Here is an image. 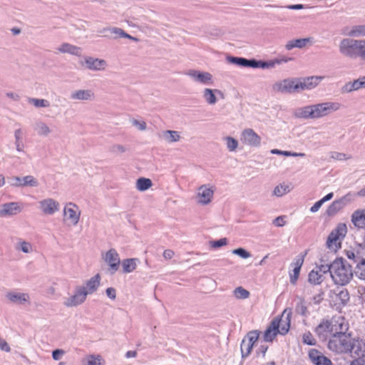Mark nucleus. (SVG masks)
I'll return each instance as SVG.
<instances>
[{"label": "nucleus", "mask_w": 365, "mask_h": 365, "mask_svg": "<svg viewBox=\"0 0 365 365\" xmlns=\"http://www.w3.org/2000/svg\"><path fill=\"white\" fill-rule=\"evenodd\" d=\"M57 49L60 53H69L77 56H81L82 52V50L80 47L68 43H63Z\"/></svg>", "instance_id": "7c9ffc66"}, {"label": "nucleus", "mask_w": 365, "mask_h": 365, "mask_svg": "<svg viewBox=\"0 0 365 365\" xmlns=\"http://www.w3.org/2000/svg\"><path fill=\"white\" fill-rule=\"evenodd\" d=\"M341 54L350 58L360 57L365 61V40H357L352 38H343L339 45Z\"/></svg>", "instance_id": "7ed1b4c3"}, {"label": "nucleus", "mask_w": 365, "mask_h": 365, "mask_svg": "<svg viewBox=\"0 0 365 365\" xmlns=\"http://www.w3.org/2000/svg\"><path fill=\"white\" fill-rule=\"evenodd\" d=\"M82 66L88 70L99 71H104L108 64L103 59L87 56L85 58L84 62L82 63Z\"/></svg>", "instance_id": "6ab92c4d"}, {"label": "nucleus", "mask_w": 365, "mask_h": 365, "mask_svg": "<svg viewBox=\"0 0 365 365\" xmlns=\"http://www.w3.org/2000/svg\"><path fill=\"white\" fill-rule=\"evenodd\" d=\"M341 104L338 102H324L297 108L294 115L303 119H319L338 110Z\"/></svg>", "instance_id": "f257e3e1"}, {"label": "nucleus", "mask_w": 365, "mask_h": 365, "mask_svg": "<svg viewBox=\"0 0 365 365\" xmlns=\"http://www.w3.org/2000/svg\"><path fill=\"white\" fill-rule=\"evenodd\" d=\"M353 274L351 265L342 258H337L332 262L331 277L335 284L342 286L348 284Z\"/></svg>", "instance_id": "39448f33"}, {"label": "nucleus", "mask_w": 365, "mask_h": 365, "mask_svg": "<svg viewBox=\"0 0 365 365\" xmlns=\"http://www.w3.org/2000/svg\"><path fill=\"white\" fill-rule=\"evenodd\" d=\"M232 253L234 255H237L240 256V257H242L243 259L249 258L251 256L250 253L243 248L235 249V250H232Z\"/></svg>", "instance_id": "13d9d810"}, {"label": "nucleus", "mask_w": 365, "mask_h": 365, "mask_svg": "<svg viewBox=\"0 0 365 365\" xmlns=\"http://www.w3.org/2000/svg\"><path fill=\"white\" fill-rule=\"evenodd\" d=\"M29 102L38 108H48L50 106V102L46 99L31 98L29 99Z\"/></svg>", "instance_id": "09e8293b"}, {"label": "nucleus", "mask_w": 365, "mask_h": 365, "mask_svg": "<svg viewBox=\"0 0 365 365\" xmlns=\"http://www.w3.org/2000/svg\"><path fill=\"white\" fill-rule=\"evenodd\" d=\"M273 91L282 93H295L294 78H289L278 81L272 86Z\"/></svg>", "instance_id": "dca6fc26"}, {"label": "nucleus", "mask_w": 365, "mask_h": 365, "mask_svg": "<svg viewBox=\"0 0 365 365\" xmlns=\"http://www.w3.org/2000/svg\"><path fill=\"white\" fill-rule=\"evenodd\" d=\"M16 249L24 253H30L32 251V245L26 241H20L16 246Z\"/></svg>", "instance_id": "864d4df0"}, {"label": "nucleus", "mask_w": 365, "mask_h": 365, "mask_svg": "<svg viewBox=\"0 0 365 365\" xmlns=\"http://www.w3.org/2000/svg\"><path fill=\"white\" fill-rule=\"evenodd\" d=\"M111 150L115 153H123L126 151V148L122 145H114Z\"/></svg>", "instance_id": "69168bd1"}, {"label": "nucleus", "mask_w": 365, "mask_h": 365, "mask_svg": "<svg viewBox=\"0 0 365 365\" xmlns=\"http://www.w3.org/2000/svg\"><path fill=\"white\" fill-rule=\"evenodd\" d=\"M324 204L323 201L322 200H319V201L316 202L310 208V211L312 212H317L319 208L322 207V205Z\"/></svg>", "instance_id": "774afa93"}, {"label": "nucleus", "mask_w": 365, "mask_h": 365, "mask_svg": "<svg viewBox=\"0 0 365 365\" xmlns=\"http://www.w3.org/2000/svg\"><path fill=\"white\" fill-rule=\"evenodd\" d=\"M162 137L164 140L168 143L178 142L180 140L181 136L178 131L176 130H165L162 133Z\"/></svg>", "instance_id": "4c0bfd02"}, {"label": "nucleus", "mask_w": 365, "mask_h": 365, "mask_svg": "<svg viewBox=\"0 0 365 365\" xmlns=\"http://www.w3.org/2000/svg\"><path fill=\"white\" fill-rule=\"evenodd\" d=\"M346 330L341 329L329 339L327 346L330 351L337 354L349 352L351 337L346 334Z\"/></svg>", "instance_id": "423d86ee"}, {"label": "nucleus", "mask_w": 365, "mask_h": 365, "mask_svg": "<svg viewBox=\"0 0 365 365\" xmlns=\"http://www.w3.org/2000/svg\"><path fill=\"white\" fill-rule=\"evenodd\" d=\"M87 296L83 286L77 287L73 294L64 298L63 304L67 307H77L86 301Z\"/></svg>", "instance_id": "9b49d317"}, {"label": "nucleus", "mask_w": 365, "mask_h": 365, "mask_svg": "<svg viewBox=\"0 0 365 365\" xmlns=\"http://www.w3.org/2000/svg\"><path fill=\"white\" fill-rule=\"evenodd\" d=\"M273 224L277 227H282L285 225L284 216H279L273 220Z\"/></svg>", "instance_id": "0e129e2a"}, {"label": "nucleus", "mask_w": 365, "mask_h": 365, "mask_svg": "<svg viewBox=\"0 0 365 365\" xmlns=\"http://www.w3.org/2000/svg\"><path fill=\"white\" fill-rule=\"evenodd\" d=\"M241 141L250 146L259 147L261 144V138L252 129L247 128L242 132Z\"/></svg>", "instance_id": "f3484780"}, {"label": "nucleus", "mask_w": 365, "mask_h": 365, "mask_svg": "<svg viewBox=\"0 0 365 365\" xmlns=\"http://www.w3.org/2000/svg\"><path fill=\"white\" fill-rule=\"evenodd\" d=\"M5 297L9 302L14 304L25 305L30 304V297L27 293L9 291L6 293Z\"/></svg>", "instance_id": "4468645a"}, {"label": "nucleus", "mask_w": 365, "mask_h": 365, "mask_svg": "<svg viewBox=\"0 0 365 365\" xmlns=\"http://www.w3.org/2000/svg\"><path fill=\"white\" fill-rule=\"evenodd\" d=\"M226 142L227 148L230 152L235 151L238 147V141L235 140L234 138L230 136H227L224 138Z\"/></svg>", "instance_id": "603ef678"}, {"label": "nucleus", "mask_w": 365, "mask_h": 365, "mask_svg": "<svg viewBox=\"0 0 365 365\" xmlns=\"http://www.w3.org/2000/svg\"><path fill=\"white\" fill-rule=\"evenodd\" d=\"M292 190L291 184L281 183L277 185L273 190L272 195L276 197H282Z\"/></svg>", "instance_id": "ea45409f"}, {"label": "nucleus", "mask_w": 365, "mask_h": 365, "mask_svg": "<svg viewBox=\"0 0 365 365\" xmlns=\"http://www.w3.org/2000/svg\"><path fill=\"white\" fill-rule=\"evenodd\" d=\"M324 78L323 76H310L304 78L308 90H312L319 85L321 81Z\"/></svg>", "instance_id": "37998d69"}, {"label": "nucleus", "mask_w": 365, "mask_h": 365, "mask_svg": "<svg viewBox=\"0 0 365 365\" xmlns=\"http://www.w3.org/2000/svg\"><path fill=\"white\" fill-rule=\"evenodd\" d=\"M324 279V275L317 269L312 270L309 274V282L312 284H319L323 282Z\"/></svg>", "instance_id": "79ce46f5"}, {"label": "nucleus", "mask_w": 365, "mask_h": 365, "mask_svg": "<svg viewBox=\"0 0 365 365\" xmlns=\"http://www.w3.org/2000/svg\"><path fill=\"white\" fill-rule=\"evenodd\" d=\"M309 358L314 365H332L331 361L321 351L312 349L309 351Z\"/></svg>", "instance_id": "5701e85b"}, {"label": "nucleus", "mask_w": 365, "mask_h": 365, "mask_svg": "<svg viewBox=\"0 0 365 365\" xmlns=\"http://www.w3.org/2000/svg\"><path fill=\"white\" fill-rule=\"evenodd\" d=\"M23 135L24 131L21 128L16 129L14 131L16 149L19 152H22L24 150V144L22 143Z\"/></svg>", "instance_id": "a19ab883"}, {"label": "nucleus", "mask_w": 365, "mask_h": 365, "mask_svg": "<svg viewBox=\"0 0 365 365\" xmlns=\"http://www.w3.org/2000/svg\"><path fill=\"white\" fill-rule=\"evenodd\" d=\"M295 93L308 90L304 78H294Z\"/></svg>", "instance_id": "5fc2aeb1"}, {"label": "nucleus", "mask_w": 365, "mask_h": 365, "mask_svg": "<svg viewBox=\"0 0 365 365\" xmlns=\"http://www.w3.org/2000/svg\"><path fill=\"white\" fill-rule=\"evenodd\" d=\"M260 332L257 330L249 331L242 339L240 344L242 358H247L252 352L253 346L259 339Z\"/></svg>", "instance_id": "1a4fd4ad"}, {"label": "nucleus", "mask_w": 365, "mask_h": 365, "mask_svg": "<svg viewBox=\"0 0 365 365\" xmlns=\"http://www.w3.org/2000/svg\"><path fill=\"white\" fill-rule=\"evenodd\" d=\"M186 75L190 76L192 81L205 86H210L214 84L213 76L211 73L199 70H189Z\"/></svg>", "instance_id": "9d476101"}, {"label": "nucleus", "mask_w": 365, "mask_h": 365, "mask_svg": "<svg viewBox=\"0 0 365 365\" xmlns=\"http://www.w3.org/2000/svg\"><path fill=\"white\" fill-rule=\"evenodd\" d=\"M332 267V263L331 264H320L319 266H317L316 267V269L319 271V273L326 274L327 272H329L331 274V268Z\"/></svg>", "instance_id": "bf43d9fd"}, {"label": "nucleus", "mask_w": 365, "mask_h": 365, "mask_svg": "<svg viewBox=\"0 0 365 365\" xmlns=\"http://www.w3.org/2000/svg\"><path fill=\"white\" fill-rule=\"evenodd\" d=\"M280 323L279 321L272 320L270 325L266 329L264 334V340L265 341L271 342L279 334V327Z\"/></svg>", "instance_id": "a878e982"}, {"label": "nucleus", "mask_w": 365, "mask_h": 365, "mask_svg": "<svg viewBox=\"0 0 365 365\" xmlns=\"http://www.w3.org/2000/svg\"><path fill=\"white\" fill-rule=\"evenodd\" d=\"M295 309H296L297 313H298L302 316L307 317L308 315V311H307V308L305 302L302 298H299V301L296 304Z\"/></svg>", "instance_id": "3c124183"}, {"label": "nucleus", "mask_w": 365, "mask_h": 365, "mask_svg": "<svg viewBox=\"0 0 365 365\" xmlns=\"http://www.w3.org/2000/svg\"><path fill=\"white\" fill-rule=\"evenodd\" d=\"M354 194L349 192L340 199L334 200L327 208V215L329 216L334 215L346 205L354 201Z\"/></svg>", "instance_id": "f8f14e48"}, {"label": "nucleus", "mask_w": 365, "mask_h": 365, "mask_svg": "<svg viewBox=\"0 0 365 365\" xmlns=\"http://www.w3.org/2000/svg\"><path fill=\"white\" fill-rule=\"evenodd\" d=\"M102 258L109 266L110 274H113L118 270L120 260L119 255L115 249H110L108 252L102 254Z\"/></svg>", "instance_id": "ddd939ff"}, {"label": "nucleus", "mask_w": 365, "mask_h": 365, "mask_svg": "<svg viewBox=\"0 0 365 365\" xmlns=\"http://www.w3.org/2000/svg\"><path fill=\"white\" fill-rule=\"evenodd\" d=\"M312 41L311 38H298L289 41L285 46L287 50H292L294 48H302L307 46V44Z\"/></svg>", "instance_id": "f704fd0d"}, {"label": "nucleus", "mask_w": 365, "mask_h": 365, "mask_svg": "<svg viewBox=\"0 0 365 365\" xmlns=\"http://www.w3.org/2000/svg\"><path fill=\"white\" fill-rule=\"evenodd\" d=\"M109 31L111 34L116 35L115 38L121 37V38H129V39H131V40H133L135 41H138V39L136 38L131 36L130 34L125 33L123 29H121L120 28L111 27L110 29H109Z\"/></svg>", "instance_id": "49530a36"}, {"label": "nucleus", "mask_w": 365, "mask_h": 365, "mask_svg": "<svg viewBox=\"0 0 365 365\" xmlns=\"http://www.w3.org/2000/svg\"><path fill=\"white\" fill-rule=\"evenodd\" d=\"M304 262V256H298L294 259V261L292 264L294 267L292 269V273H290V282L294 284L299 277L301 267Z\"/></svg>", "instance_id": "c85d7f7f"}, {"label": "nucleus", "mask_w": 365, "mask_h": 365, "mask_svg": "<svg viewBox=\"0 0 365 365\" xmlns=\"http://www.w3.org/2000/svg\"><path fill=\"white\" fill-rule=\"evenodd\" d=\"M347 329V325L342 317L333 318L331 320H323L315 329L317 335L321 340H327L341 331Z\"/></svg>", "instance_id": "20e7f679"}, {"label": "nucleus", "mask_w": 365, "mask_h": 365, "mask_svg": "<svg viewBox=\"0 0 365 365\" xmlns=\"http://www.w3.org/2000/svg\"><path fill=\"white\" fill-rule=\"evenodd\" d=\"M302 341L304 344L308 345H315L317 341L313 337L312 334L309 332H305L302 336Z\"/></svg>", "instance_id": "4d7b16f0"}, {"label": "nucleus", "mask_w": 365, "mask_h": 365, "mask_svg": "<svg viewBox=\"0 0 365 365\" xmlns=\"http://www.w3.org/2000/svg\"><path fill=\"white\" fill-rule=\"evenodd\" d=\"M122 266L123 272L125 273H130L136 268V259H126L123 260Z\"/></svg>", "instance_id": "c03bdc74"}, {"label": "nucleus", "mask_w": 365, "mask_h": 365, "mask_svg": "<svg viewBox=\"0 0 365 365\" xmlns=\"http://www.w3.org/2000/svg\"><path fill=\"white\" fill-rule=\"evenodd\" d=\"M347 233V227L344 223H339L330 232L326 242L327 247L336 252L341 247V242Z\"/></svg>", "instance_id": "0eeeda50"}, {"label": "nucleus", "mask_w": 365, "mask_h": 365, "mask_svg": "<svg viewBox=\"0 0 365 365\" xmlns=\"http://www.w3.org/2000/svg\"><path fill=\"white\" fill-rule=\"evenodd\" d=\"M227 61L230 63L241 66L255 68L256 59H247L242 57L228 56Z\"/></svg>", "instance_id": "cd10ccee"}, {"label": "nucleus", "mask_w": 365, "mask_h": 365, "mask_svg": "<svg viewBox=\"0 0 365 365\" xmlns=\"http://www.w3.org/2000/svg\"><path fill=\"white\" fill-rule=\"evenodd\" d=\"M106 294L107 296L111 299H115V297H116V292H115V289L113 287H108L106 289Z\"/></svg>", "instance_id": "338daca9"}, {"label": "nucleus", "mask_w": 365, "mask_h": 365, "mask_svg": "<svg viewBox=\"0 0 365 365\" xmlns=\"http://www.w3.org/2000/svg\"><path fill=\"white\" fill-rule=\"evenodd\" d=\"M330 158L333 160L343 161L351 158L350 155H347L343 153L331 152L330 153Z\"/></svg>", "instance_id": "6e6d98bb"}, {"label": "nucleus", "mask_w": 365, "mask_h": 365, "mask_svg": "<svg viewBox=\"0 0 365 365\" xmlns=\"http://www.w3.org/2000/svg\"><path fill=\"white\" fill-rule=\"evenodd\" d=\"M354 357L362 358L365 356V340L352 339L349 346V352Z\"/></svg>", "instance_id": "aec40b11"}, {"label": "nucleus", "mask_w": 365, "mask_h": 365, "mask_svg": "<svg viewBox=\"0 0 365 365\" xmlns=\"http://www.w3.org/2000/svg\"><path fill=\"white\" fill-rule=\"evenodd\" d=\"M39 182L36 178L32 175H26L23 178L18 176L11 178V185L14 187H38Z\"/></svg>", "instance_id": "4be33fe9"}, {"label": "nucleus", "mask_w": 365, "mask_h": 365, "mask_svg": "<svg viewBox=\"0 0 365 365\" xmlns=\"http://www.w3.org/2000/svg\"><path fill=\"white\" fill-rule=\"evenodd\" d=\"M334 300L339 305H345L349 301V294L346 289L337 290L334 293Z\"/></svg>", "instance_id": "c9c22d12"}, {"label": "nucleus", "mask_w": 365, "mask_h": 365, "mask_svg": "<svg viewBox=\"0 0 365 365\" xmlns=\"http://www.w3.org/2000/svg\"><path fill=\"white\" fill-rule=\"evenodd\" d=\"M360 88H362V86L359 78H358L354 81L345 83L341 87V91L343 93H349L354 91H358Z\"/></svg>", "instance_id": "58836bf2"}, {"label": "nucleus", "mask_w": 365, "mask_h": 365, "mask_svg": "<svg viewBox=\"0 0 365 365\" xmlns=\"http://www.w3.org/2000/svg\"><path fill=\"white\" fill-rule=\"evenodd\" d=\"M70 98L73 101H93L96 99V95L91 89H78L71 93Z\"/></svg>", "instance_id": "412c9836"}, {"label": "nucleus", "mask_w": 365, "mask_h": 365, "mask_svg": "<svg viewBox=\"0 0 365 365\" xmlns=\"http://www.w3.org/2000/svg\"><path fill=\"white\" fill-rule=\"evenodd\" d=\"M227 243V240L226 238H222L218 240L210 242L211 247L215 249L226 245Z\"/></svg>", "instance_id": "052dcab7"}, {"label": "nucleus", "mask_w": 365, "mask_h": 365, "mask_svg": "<svg viewBox=\"0 0 365 365\" xmlns=\"http://www.w3.org/2000/svg\"><path fill=\"white\" fill-rule=\"evenodd\" d=\"M82 365H104L105 361L99 354H90L81 361Z\"/></svg>", "instance_id": "473e14b6"}, {"label": "nucleus", "mask_w": 365, "mask_h": 365, "mask_svg": "<svg viewBox=\"0 0 365 365\" xmlns=\"http://www.w3.org/2000/svg\"><path fill=\"white\" fill-rule=\"evenodd\" d=\"M233 294L238 299H245L250 297V292L242 287L235 288Z\"/></svg>", "instance_id": "8fccbe9b"}, {"label": "nucleus", "mask_w": 365, "mask_h": 365, "mask_svg": "<svg viewBox=\"0 0 365 365\" xmlns=\"http://www.w3.org/2000/svg\"><path fill=\"white\" fill-rule=\"evenodd\" d=\"M344 252L346 257L356 264L354 269L355 276L365 281V247L358 244L345 250Z\"/></svg>", "instance_id": "f03ea898"}, {"label": "nucleus", "mask_w": 365, "mask_h": 365, "mask_svg": "<svg viewBox=\"0 0 365 365\" xmlns=\"http://www.w3.org/2000/svg\"><path fill=\"white\" fill-rule=\"evenodd\" d=\"M292 316L291 309H286L284 310L282 317L280 319H274V320L279 321L280 325L279 327V334L282 335L286 334L290 328V320Z\"/></svg>", "instance_id": "b1692460"}, {"label": "nucleus", "mask_w": 365, "mask_h": 365, "mask_svg": "<svg viewBox=\"0 0 365 365\" xmlns=\"http://www.w3.org/2000/svg\"><path fill=\"white\" fill-rule=\"evenodd\" d=\"M351 222L358 228L365 229V210L355 211L351 215Z\"/></svg>", "instance_id": "2f4dec72"}, {"label": "nucleus", "mask_w": 365, "mask_h": 365, "mask_svg": "<svg viewBox=\"0 0 365 365\" xmlns=\"http://www.w3.org/2000/svg\"><path fill=\"white\" fill-rule=\"evenodd\" d=\"M66 354V351L61 349H55L52 351V357L55 361L60 360L63 356Z\"/></svg>", "instance_id": "680f3d73"}, {"label": "nucleus", "mask_w": 365, "mask_h": 365, "mask_svg": "<svg viewBox=\"0 0 365 365\" xmlns=\"http://www.w3.org/2000/svg\"><path fill=\"white\" fill-rule=\"evenodd\" d=\"M22 211V207L19 202H12L2 205L0 215H14Z\"/></svg>", "instance_id": "393cba45"}, {"label": "nucleus", "mask_w": 365, "mask_h": 365, "mask_svg": "<svg viewBox=\"0 0 365 365\" xmlns=\"http://www.w3.org/2000/svg\"><path fill=\"white\" fill-rule=\"evenodd\" d=\"M63 214L66 220L69 221L73 225H76L79 221L81 212L78 207L69 202L66 205L63 209Z\"/></svg>", "instance_id": "2eb2a0df"}, {"label": "nucleus", "mask_w": 365, "mask_h": 365, "mask_svg": "<svg viewBox=\"0 0 365 365\" xmlns=\"http://www.w3.org/2000/svg\"><path fill=\"white\" fill-rule=\"evenodd\" d=\"M215 93L222 94V92L217 89L205 88L203 91V98L210 105H214L217 102Z\"/></svg>", "instance_id": "e433bc0d"}, {"label": "nucleus", "mask_w": 365, "mask_h": 365, "mask_svg": "<svg viewBox=\"0 0 365 365\" xmlns=\"http://www.w3.org/2000/svg\"><path fill=\"white\" fill-rule=\"evenodd\" d=\"M215 186L210 184H204L200 186L196 191V202L200 205H207L213 199Z\"/></svg>", "instance_id": "6e6552de"}, {"label": "nucleus", "mask_w": 365, "mask_h": 365, "mask_svg": "<svg viewBox=\"0 0 365 365\" xmlns=\"http://www.w3.org/2000/svg\"><path fill=\"white\" fill-rule=\"evenodd\" d=\"M39 209L46 215H52L59 210L60 204L52 198H46L38 202Z\"/></svg>", "instance_id": "a211bd4d"}, {"label": "nucleus", "mask_w": 365, "mask_h": 365, "mask_svg": "<svg viewBox=\"0 0 365 365\" xmlns=\"http://www.w3.org/2000/svg\"><path fill=\"white\" fill-rule=\"evenodd\" d=\"M33 128L41 137H47L52 133V129L42 120H37L33 125Z\"/></svg>", "instance_id": "bb28decb"}, {"label": "nucleus", "mask_w": 365, "mask_h": 365, "mask_svg": "<svg viewBox=\"0 0 365 365\" xmlns=\"http://www.w3.org/2000/svg\"><path fill=\"white\" fill-rule=\"evenodd\" d=\"M101 277L98 274L91 277L86 282V286L84 287L87 295L94 292L100 285Z\"/></svg>", "instance_id": "72a5a7b5"}, {"label": "nucleus", "mask_w": 365, "mask_h": 365, "mask_svg": "<svg viewBox=\"0 0 365 365\" xmlns=\"http://www.w3.org/2000/svg\"><path fill=\"white\" fill-rule=\"evenodd\" d=\"M152 186V181L148 178H140L137 180L136 187L140 191L148 190Z\"/></svg>", "instance_id": "a18cd8bd"}, {"label": "nucleus", "mask_w": 365, "mask_h": 365, "mask_svg": "<svg viewBox=\"0 0 365 365\" xmlns=\"http://www.w3.org/2000/svg\"><path fill=\"white\" fill-rule=\"evenodd\" d=\"M342 34L350 37L365 36V25L346 27L343 29Z\"/></svg>", "instance_id": "c756f323"}, {"label": "nucleus", "mask_w": 365, "mask_h": 365, "mask_svg": "<svg viewBox=\"0 0 365 365\" xmlns=\"http://www.w3.org/2000/svg\"><path fill=\"white\" fill-rule=\"evenodd\" d=\"M132 125L137 127L140 130H145L146 129V123L144 121H139L136 119L131 120Z\"/></svg>", "instance_id": "e2e57ef3"}, {"label": "nucleus", "mask_w": 365, "mask_h": 365, "mask_svg": "<svg viewBox=\"0 0 365 365\" xmlns=\"http://www.w3.org/2000/svg\"><path fill=\"white\" fill-rule=\"evenodd\" d=\"M277 60L273 59L269 61H257L256 60V66L255 68H262V69H270L275 67L276 65H278L277 63H276Z\"/></svg>", "instance_id": "de8ad7c7"}]
</instances>
